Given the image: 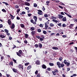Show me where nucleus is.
Returning a JSON list of instances; mask_svg holds the SVG:
<instances>
[{"label":"nucleus","instance_id":"4468645a","mask_svg":"<svg viewBox=\"0 0 77 77\" xmlns=\"http://www.w3.org/2000/svg\"><path fill=\"white\" fill-rule=\"evenodd\" d=\"M42 66L43 69H46L47 68V66L45 65V64H43Z\"/></svg>","mask_w":77,"mask_h":77},{"label":"nucleus","instance_id":"20e7f679","mask_svg":"<svg viewBox=\"0 0 77 77\" xmlns=\"http://www.w3.org/2000/svg\"><path fill=\"white\" fill-rule=\"evenodd\" d=\"M37 11L38 12L37 13L38 15H42V11L40 10H37Z\"/></svg>","mask_w":77,"mask_h":77},{"label":"nucleus","instance_id":"4d7b16f0","mask_svg":"<svg viewBox=\"0 0 77 77\" xmlns=\"http://www.w3.org/2000/svg\"><path fill=\"white\" fill-rule=\"evenodd\" d=\"M62 23H60L59 24H58L57 25L59 26H62Z\"/></svg>","mask_w":77,"mask_h":77},{"label":"nucleus","instance_id":"c756f323","mask_svg":"<svg viewBox=\"0 0 77 77\" xmlns=\"http://www.w3.org/2000/svg\"><path fill=\"white\" fill-rule=\"evenodd\" d=\"M50 3V1H47L46 2V3H47L46 5L48 6L49 5L48 4H49Z\"/></svg>","mask_w":77,"mask_h":77},{"label":"nucleus","instance_id":"f8f14e48","mask_svg":"<svg viewBox=\"0 0 77 77\" xmlns=\"http://www.w3.org/2000/svg\"><path fill=\"white\" fill-rule=\"evenodd\" d=\"M40 63V61L39 60H37L35 62V64H36V65H39Z\"/></svg>","mask_w":77,"mask_h":77},{"label":"nucleus","instance_id":"6e6d98bb","mask_svg":"<svg viewBox=\"0 0 77 77\" xmlns=\"http://www.w3.org/2000/svg\"><path fill=\"white\" fill-rule=\"evenodd\" d=\"M73 20H74V22H77V19L76 18H75L74 19H73Z\"/></svg>","mask_w":77,"mask_h":77},{"label":"nucleus","instance_id":"c03bdc74","mask_svg":"<svg viewBox=\"0 0 77 77\" xmlns=\"http://www.w3.org/2000/svg\"><path fill=\"white\" fill-rule=\"evenodd\" d=\"M58 7L59 8H60L61 9H63V7L59 5L58 6Z\"/></svg>","mask_w":77,"mask_h":77},{"label":"nucleus","instance_id":"1a4fd4ad","mask_svg":"<svg viewBox=\"0 0 77 77\" xmlns=\"http://www.w3.org/2000/svg\"><path fill=\"white\" fill-rule=\"evenodd\" d=\"M19 68H20V69H21L22 70H23V65H22L21 64H19Z\"/></svg>","mask_w":77,"mask_h":77},{"label":"nucleus","instance_id":"052dcab7","mask_svg":"<svg viewBox=\"0 0 77 77\" xmlns=\"http://www.w3.org/2000/svg\"><path fill=\"white\" fill-rule=\"evenodd\" d=\"M28 17H31L32 16V14H28Z\"/></svg>","mask_w":77,"mask_h":77},{"label":"nucleus","instance_id":"f03ea898","mask_svg":"<svg viewBox=\"0 0 77 77\" xmlns=\"http://www.w3.org/2000/svg\"><path fill=\"white\" fill-rule=\"evenodd\" d=\"M17 56H19V57H21V55H22V56H23V55H24V54L23 53L22 50H20L19 51V53L17 52Z\"/></svg>","mask_w":77,"mask_h":77},{"label":"nucleus","instance_id":"0eeeda50","mask_svg":"<svg viewBox=\"0 0 77 77\" xmlns=\"http://www.w3.org/2000/svg\"><path fill=\"white\" fill-rule=\"evenodd\" d=\"M58 17H59V19H62L63 18V16L61 14H58Z\"/></svg>","mask_w":77,"mask_h":77},{"label":"nucleus","instance_id":"79ce46f5","mask_svg":"<svg viewBox=\"0 0 77 77\" xmlns=\"http://www.w3.org/2000/svg\"><path fill=\"white\" fill-rule=\"evenodd\" d=\"M37 31L38 32H39V33H40V32H41V30L40 29H37Z\"/></svg>","mask_w":77,"mask_h":77},{"label":"nucleus","instance_id":"9d476101","mask_svg":"<svg viewBox=\"0 0 77 77\" xmlns=\"http://www.w3.org/2000/svg\"><path fill=\"white\" fill-rule=\"evenodd\" d=\"M15 28V24L14 23H13L11 25V29H14Z\"/></svg>","mask_w":77,"mask_h":77},{"label":"nucleus","instance_id":"8fccbe9b","mask_svg":"<svg viewBox=\"0 0 77 77\" xmlns=\"http://www.w3.org/2000/svg\"><path fill=\"white\" fill-rule=\"evenodd\" d=\"M25 9H26V10H29V8L28 7H25Z\"/></svg>","mask_w":77,"mask_h":77},{"label":"nucleus","instance_id":"a18cd8bd","mask_svg":"<svg viewBox=\"0 0 77 77\" xmlns=\"http://www.w3.org/2000/svg\"><path fill=\"white\" fill-rule=\"evenodd\" d=\"M51 18L52 19H56V17L54 16H52V17H51Z\"/></svg>","mask_w":77,"mask_h":77},{"label":"nucleus","instance_id":"e433bc0d","mask_svg":"<svg viewBox=\"0 0 77 77\" xmlns=\"http://www.w3.org/2000/svg\"><path fill=\"white\" fill-rule=\"evenodd\" d=\"M49 65L50 66H54V64L53 63H49Z\"/></svg>","mask_w":77,"mask_h":77},{"label":"nucleus","instance_id":"6e6552de","mask_svg":"<svg viewBox=\"0 0 77 77\" xmlns=\"http://www.w3.org/2000/svg\"><path fill=\"white\" fill-rule=\"evenodd\" d=\"M33 18L35 20V22H37V20H38V18L36 16H34L33 17Z\"/></svg>","mask_w":77,"mask_h":77},{"label":"nucleus","instance_id":"7ed1b4c3","mask_svg":"<svg viewBox=\"0 0 77 77\" xmlns=\"http://www.w3.org/2000/svg\"><path fill=\"white\" fill-rule=\"evenodd\" d=\"M58 73L59 72V71L58 69H54V71H52V73H53V74L54 75H56V73Z\"/></svg>","mask_w":77,"mask_h":77},{"label":"nucleus","instance_id":"dca6fc26","mask_svg":"<svg viewBox=\"0 0 77 77\" xmlns=\"http://www.w3.org/2000/svg\"><path fill=\"white\" fill-rule=\"evenodd\" d=\"M38 47L39 48H41L42 47V45L41 44V43H39L38 44Z\"/></svg>","mask_w":77,"mask_h":77},{"label":"nucleus","instance_id":"a878e982","mask_svg":"<svg viewBox=\"0 0 77 77\" xmlns=\"http://www.w3.org/2000/svg\"><path fill=\"white\" fill-rule=\"evenodd\" d=\"M25 38H27L29 36V35L27 34H25Z\"/></svg>","mask_w":77,"mask_h":77},{"label":"nucleus","instance_id":"72a5a7b5","mask_svg":"<svg viewBox=\"0 0 77 77\" xmlns=\"http://www.w3.org/2000/svg\"><path fill=\"white\" fill-rule=\"evenodd\" d=\"M10 65H12V66H13V62L11 61L9 63Z\"/></svg>","mask_w":77,"mask_h":77},{"label":"nucleus","instance_id":"13d9d810","mask_svg":"<svg viewBox=\"0 0 77 77\" xmlns=\"http://www.w3.org/2000/svg\"><path fill=\"white\" fill-rule=\"evenodd\" d=\"M39 27H43V25H42V24H40L39 25Z\"/></svg>","mask_w":77,"mask_h":77},{"label":"nucleus","instance_id":"5701e85b","mask_svg":"<svg viewBox=\"0 0 77 77\" xmlns=\"http://www.w3.org/2000/svg\"><path fill=\"white\" fill-rule=\"evenodd\" d=\"M35 33H36V32H35V31H32L31 32V34L33 35H35Z\"/></svg>","mask_w":77,"mask_h":77},{"label":"nucleus","instance_id":"3c124183","mask_svg":"<svg viewBox=\"0 0 77 77\" xmlns=\"http://www.w3.org/2000/svg\"><path fill=\"white\" fill-rule=\"evenodd\" d=\"M15 8H16L17 9H18V8H19V6L18 5H15Z\"/></svg>","mask_w":77,"mask_h":77},{"label":"nucleus","instance_id":"4be33fe9","mask_svg":"<svg viewBox=\"0 0 77 77\" xmlns=\"http://www.w3.org/2000/svg\"><path fill=\"white\" fill-rule=\"evenodd\" d=\"M32 68V66H29L27 67V70H29V69H30V68Z\"/></svg>","mask_w":77,"mask_h":77},{"label":"nucleus","instance_id":"4c0bfd02","mask_svg":"<svg viewBox=\"0 0 77 77\" xmlns=\"http://www.w3.org/2000/svg\"><path fill=\"white\" fill-rule=\"evenodd\" d=\"M20 8L18 9L17 11V13H18H18H19V12H20Z\"/></svg>","mask_w":77,"mask_h":77},{"label":"nucleus","instance_id":"ea45409f","mask_svg":"<svg viewBox=\"0 0 77 77\" xmlns=\"http://www.w3.org/2000/svg\"><path fill=\"white\" fill-rule=\"evenodd\" d=\"M66 25L65 24L63 23V24L62 27H66Z\"/></svg>","mask_w":77,"mask_h":77},{"label":"nucleus","instance_id":"774afa93","mask_svg":"<svg viewBox=\"0 0 77 77\" xmlns=\"http://www.w3.org/2000/svg\"><path fill=\"white\" fill-rule=\"evenodd\" d=\"M44 16L45 17H48V15L47 14H45Z\"/></svg>","mask_w":77,"mask_h":77},{"label":"nucleus","instance_id":"49530a36","mask_svg":"<svg viewBox=\"0 0 77 77\" xmlns=\"http://www.w3.org/2000/svg\"><path fill=\"white\" fill-rule=\"evenodd\" d=\"M35 47H36V48H38V44H35Z\"/></svg>","mask_w":77,"mask_h":77},{"label":"nucleus","instance_id":"f704fd0d","mask_svg":"<svg viewBox=\"0 0 77 77\" xmlns=\"http://www.w3.org/2000/svg\"><path fill=\"white\" fill-rule=\"evenodd\" d=\"M2 11L3 12H5V13H6V10L5 9H2Z\"/></svg>","mask_w":77,"mask_h":77},{"label":"nucleus","instance_id":"de8ad7c7","mask_svg":"<svg viewBox=\"0 0 77 77\" xmlns=\"http://www.w3.org/2000/svg\"><path fill=\"white\" fill-rule=\"evenodd\" d=\"M38 18L39 20L40 21H42V18L40 17H38Z\"/></svg>","mask_w":77,"mask_h":77},{"label":"nucleus","instance_id":"6ab92c4d","mask_svg":"<svg viewBox=\"0 0 77 77\" xmlns=\"http://www.w3.org/2000/svg\"><path fill=\"white\" fill-rule=\"evenodd\" d=\"M12 70L14 72H17V69H13Z\"/></svg>","mask_w":77,"mask_h":77},{"label":"nucleus","instance_id":"bf43d9fd","mask_svg":"<svg viewBox=\"0 0 77 77\" xmlns=\"http://www.w3.org/2000/svg\"><path fill=\"white\" fill-rule=\"evenodd\" d=\"M29 64V63H26L25 64V66H27Z\"/></svg>","mask_w":77,"mask_h":77},{"label":"nucleus","instance_id":"9b49d317","mask_svg":"<svg viewBox=\"0 0 77 77\" xmlns=\"http://www.w3.org/2000/svg\"><path fill=\"white\" fill-rule=\"evenodd\" d=\"M64 14H66V15H67V16H68V17H69V18H71L72 17V16H71L69 14H68L64 12Z\"/></svg>","mask_w":77,"mask_h":77},{"label":"nucleus","instance_id":"b1692460","mask_svg":"<svg viewBox=\"0 0 77 77\" xmlns=\"http://www.w3.org/2000/svg\"><path fill=\"white\" fill-rule=\"evenodd\" d=\"M25 5L26 6H29L30 5V3H28V2L25 3Z\"/></svg>","mask_w":77,"mask_h":77},{"label":"nucleus","instance_id":"a211bd4d","mask_svg":"<svg viewBox=\"0 0 77 77\" xmlns=\"http://www.w3.org/2000/svg\"><path fill=\"white\" fill-rule=\"evenodd\" d=\"M20 26L21 27V28H24V27L25 26H24V24H22V23H21L20 25Z\"/></svg>","mask_w":77,"mask_h":77},{"label":"nucleus","instance_id":"cd10ccee","mask_svg":"<svg viewBox=\"0 0 77 77\" xmlns=\"http://www.w3.org/2000/svg\"><path fill=\"white\" fill-rule=\"evenodd\" d=\"M62 59H63V58L61 57H60V58H59V61H60V62H61V61H62Z\"/></svg>","mask_w":77,"mask_h":77},{"label":"nucleus","instance_id":"c9c22d12","mask_svg":"<svg viewBox=\"0 0 77 77\" xmlns=\"http://www.w3.org/2000/svg\"><path fill=\"white\" fill-rule=\"evenodd\" d=\"M4 31L6 33H8L9 32V30L5 29L4 30Z\"/></svg>","mask_w":77,"mask_h":77},{"label":"nucleus","instance_id":"0e129e2a","mask_svg":"<svg viewBox=\"0 0 77 77\" xmlns=\"http://www.w3.org/2000/svg\"><path fill=\"white\" fill-rule=\"evenodd\" d=\"M37 77H41V75L40 74H37Z\"/></svg>","mask_w":77,"mask_h":77},{"label":"nucleus","instance_id":"864d4df0","mask_svg":"<svg viewBox=\"0 0 77 77\" xmlns=\"http://www.w3.org/2000/svg\"><path fill=\"white\" fill-rule=\"evenodd\" d=\"M38 71L36 70L35 72V74H38Z\"/></svg>","mask_w":77,"mask_h":77},{"label":"nucleus","instance_id":"473e14b6","mask_svg":"<svg viewBox=\"0 0 77 77\" xmlns=\"http://www.w3.org/2000/svg\"><path fill=\"white\" fill-rule=\"evenodd\" d=\"M66 66H69V65H70V63L68 62L66 63Z\"/></svg>","mask_w":77,"mask_h":77},{"label":"nucleus","instance_id":"5fc2aeb1","mask_svg":"<svg viewBox=\"0 0 77 77\" xmlns=\"http://www.w3.org/2000/svg\"><path fill=\"white\" fill-rule=\"evenodd\" d=\"M4 58V57H3L2 56L1 57V61H2L3 60V59Z\"/></svg>","mask_w":77,"mask_h":77},{"label":"nucleus","instance_id":"09e8293b","mask_svg":"<svg viewBox=\"0 0 77 77\" xmlns=\"http://www.w3.org/2000/svg\"><path fill=\"white\" fill-rule=\"evenodd\" d=\"M62 36L63 38H66L67 37L66 35H63Z\"/></svg>","mask_w":77,"mask_h":77},{"label":"nucleus","instance_id":"ddd939ff","mask_svg":"<svg viewBox=\"0 0 77 77\" xmlns=\"http://www.w3.org/2000/svg\"><path fill=\"white\" fill-rule=\"evenodd\" d=\"M62 20L63 21H66V17H63Z\"/></svg>","mask_w":77,"mask_h":77},{"label":"nucleus","instance_id":"338daca9","mask_svg":"<svg viewBox=\"0 0 77 77\" xmlns=\"http://www.w3.org/2000/svg\"><path fill=\"white\" fill-rule=\"evenodd\" d=\"M17 20H20V18L19 17L17 16Z\"/></svg>","mask_w":77,"mask_h":77},{"label":"nucleus","instance_id":"bb28decb","mask_svg":"<svg viewBox=\"0 0 77 77\" xmlns=\"http://www.w3.org/2000/svg\"><path fill=\"white\" fill-rule=\"evenodd\" d=\"M31 30V31H33L35 30V28L33 27H32L30 29Z\"/></svg>","mask_w":77,"mask_h":77},{"label":"nucleus","instance_id":"58836bf2","mask_svg":"<svg viewBox=\"0 0 77 77\" xmlns=\"http://www.w3.org/2000/svg\"><path fill=\"white\" fill-rule=\"evenodd\" d=\"M74 26V24H70L69 26V27H70V28H72V26Z\"/></svg>","mask_w":77,"mask_h":77},{"label":"nucleus","instance_id":"423d86ee","mask_svg":"<svg viewBox=\"0 0 77 77\" xmlns=\"http://www.w3.org/2000/svg\"><path fill=\"white\" fill-rule=\"evenodd\" d=\"M30 22L31 23H32L33 24H36V23L35 21L34 22V20L33 19H31L30 20Z\"/></svg>","mask_w":77,"mask_h":77},{"label":"nucleus","instance_id":"69168bd1","mask_svg":"<svg viewBox=\"0 0 77 77\" xmlns=\"http://www.w3.org/2000/svg\"><path fill=\"white\" fill-rule=\"evenodd\" d=\"M24 43L25 44H27V40H25L24 41Z\"/></svg>","mask_w":77,"mask_h":77},{"label":"nucleus","instance_id":"7c9ffc66","mask_svg":"<svg viewBox=\"0 0 77 77\" xmlns=\"http://www.w3.org/2000/svg\"><path fill=\"white\" fill-rule=\"evenodd\" d=\"M54 26V25L52 23H50V27H53Z\"/></svg>","mask_w":77,"mask_h":77},{"label":"nucleus","instance_id":"e2e57ef3","mask_svg":"<svg viewBox=\"0 0 77 77\" xmlns=\"http://www.w3.org/2000/svg\"><path fill=\"white\" fill-rule=\"evenodd\" d=\"M47 70H48V71H51V68H48Z\"/></svg>","mask_w":77,"mask_h":77},{"label":"nucleus","instance_id":"aec40b11","mask_svg":"<svg viewBox=\"0 0 77 77\" xmlns=\"http://www.w3.org/2000/svg\"><path fill=\"white\" fill-rule=\"evenodd\" d=\"M52 48L54 49V50H58V48L56 47H53Z\"/></svg>","mask_w":77,"mask_h":77},{"label":"nucleus","instance_id":"412c9836","mask_svg":"<svg viewBox=\"0 0 77 77\" xmlns=\"http://www.w3.org/2000/svg\"><path fill=\"white\" fill-rule=\"evenodd\" d=\"M62 63H64V64H65V65H66V63H67V61H66V60H64L63 62H62Z\"/></svg>","mask_w":77,"mask_h":77},{"label":"nucleus","instance_id":"37998d69","mask_svg":"<svg viewBox=\"0 0 77 77\" xmlns=\"http://www.w3.org/2000/svg\"><path fill=\"white\" fill-rule=\"evenodd\" d=\"M36 38H38V39H40V38H41V36L36 35Z\"/></svg>","mask_w":77,"mask_h":77},{"label":"nucleus","instance_id":"2f4dec72","mask_svg":"<svg viewBox=\"0 0 77 77\" xmlns=\"http://www.w3.org/2000/svg\"><path fill=\"white\" fill-rule=\"evenodd\" d=\"M2 3L4 4H5L6 5H9V4L7 2H2Z\"/></svg>","mask_w":77,"mask_h":77},{"label":"nucleus","instance_id":"680f3d73","mask_svg":"<svg viewBox=\"0 0 77 77\" xmlns=\"http://www.w3.org/2000/svg\"><path fill=\"white\" fill-rule=\"evenodd\" d=\"M43 40L44 39H43V38L40 37V41H43Z\"/></svg>","mask_w":77,"mask_h":77},{"label":"nucleus","instance_id":"39448f33","mask_svg":"<svg viewBox=\"0 0 77 77\" xmlns=\"http://www.w3.org/2000/svg\"><path fill=\"white\" fill-rule=\"evenodd\" d=\"M45 30H47V28L48 27V24H47V22H46L45 23Z\"/></svg>","mask_w":77,"mask_h":77},{"label":"nucleus","instance_id":"f3484780","mask_svg":"<svg viewBox=\"0 0 77 77\" xmlns=\"http://www.w3.org/2000/svg\"><path fill=\"white\" fill-rule=\"evenodd\" d=\"M0 37L2 38H6V36L2 34H0Z\"/></svg>","mask_w":77,"mask_h":77},{"label":"nucleus","instance_id":"c85d7f7f","mask_svg":"<svg viewBox=\"0 0 77 77\" xmlns=\"http://www.w3.org/2000/svg\"><path fill=\"white\" fill-rule=\"evenodd\" d=\"M37 6H38V5H37V4H36V3H35L34 4V7L36 8V7H37Z\"/></svg>","mask_w":77,"mask_h":77},{"label":"nucleus","instance_id":"603ef678","mask_svg":"<svg viewBox=\"0 0 77 77\" xmlns=\"http://www.w3.org/2000/svg\"><path fill=\"white\" fill-rule=\"evenodd\" d=\"M57 20L54 19L52 20L53 21V22H55L56 23Z\"/></svg>","mask_w":77,"mask_h":77},{"label":"nucleus","instance_id":"2eb2a0df","mask_svg":"<svg viewBox=\"0 0 77 77\" xmlns=\"http://www.w3.org/2000/svg\"><path fill=\"white\" fill-rule=\"evenodd\" d=\"M12 22H11V20L8 19V24H9V25H11V23Z\"/></svg>","mask_w":77,"mask_h":77},{"label":"nucleus","instance_id":"f257e3e1","mask_svg":"<svg viewBox=\"0 0 77 77\" xmlns=\"http://www.w3.org/2000/svg\"><path fill=\"white\" fill-rule=\"evenodd\" d=\"M57 65L58 66V67L59 68H63L65 65L63 63H61L60 62H57Z\"/></svg>","mask_w":77,"mask_h":77},{"label":"nucleus","instance_id":"393cba45","mask_svg":"<svg viewBox=\"0 0 77 77\" xmlns=\"http://www.w3.org/2000/svg\"><path fill=\"white\" fill-rule=\"evenodd\" d=\"M10 16H11V18L12 19V20H14V18H15V17H14V16L12 15L11 14H10Z\"/></svg>","mask_w":77,"mask_h":77},{"label":"nucleus","instance_id":"a19ab883","mask_svg":"<svg viewBox=\"0 0 77 77\" xmlns=\"http://www.w3.org/2000/svg\"><path fill=\"white\" fill-rule=\"evenodd\" d=\"M43 33L44 34H45V35H46V34H47V31H43Z\"/></svg>","mask_w":77,"mask_h":77}]
</instances>
